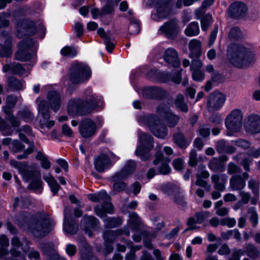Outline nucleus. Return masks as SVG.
<instances>
[{
    "mask_svg": "<svg viewBox=\"0 0 260 260\" xmlns=\"http://www.w3.org/2000/svg\"><path fill=\"white\" fill-rule=\"evenodd\" d=\"M10 163L12 167L18 170L24 181H30L28 185L29 188L38 191L39 193L41 192L42 181L39 170L32 169L28 165L14 159L11 160Z\"/></svg>",
    "mask_w": 260,
    "mask_h": 260,
    "instance_id": "obj_3",
    "label": "nucleus"
},
{
    "mask_svg": "<svg viewBox=\"0 0 260 260\" xmlns=\"http://www.w3.org/2000/svg\"><path fill=\"white\" fill-rule=\"evenodd\" d=\"M17 116L19 119L25 122H30L34 119V114L27 108H24L19 110L17 113Z\"/></svg>",
    "mask_w": 260,
    "mask_h": 260,
    "instance_id": "obj_38",
    "label": "nucleus"
},
{
    "mask_svg": "<svg viewBox=\"0 0 260 260\" xmlns=\"http://www.w3.org/2000/svg\"><path fill=\"white\" fill-rule=\"evenodd\" d=\"M210 216V212L208 211H202L197 212L194 217L188 218L187 221L188 228L185 230V232L189 230L198 229L199 226L197 223H202Z\"/></svg>",
    "mask_w": 260,
    "mask_h": 260,
    "instance_id": "obj_24",
    "label": "nucleus"
},
{
    "mask_svg": "<svg viewBox=\"0 0 260 260\" xmlns=\"http://www.w3.org/2000/svg\"><path fill=\"white\" fill-rule=\"evenodd\" d=\"M31 201L28 197H20V198L16 197L14 199L13 207L16 209L17 207L20 206L22 208H27L30 204Z\"/></svg>",
    "mask_w": 260,
    "mask_h": 260,
    "instance_id": "obj_46",
    "label": "nucleus"
},
{
    "mask_svg": "<svg viewBox=\"0 0 260 260\" xmlns=\"http://www.w3.org/2000/svg\"><path fill=\"white\" fill-rule=\"evenodd\" d=\"M10 16V13L9 12L0 13V27H5L9 26L10 22L6 18L9 17Z\"/></svg>",
    "mask_w": 260,
    "mask_h": 260,
    "instance_id": "obj_61",
    "label": "nucleus"
},
{
    "mask_svg": "<svg viewBox=\"0 0 260 260\" xmlns=\"http://www.w3.org/2000/svg\"><path fill=\"white\" fill-rule=\"evenodd\" d=\"M173 140L174 143L181 149L187 148L191 142L190 140L187 139L183 134L180 132L173 135Z\"/></svg>",
    "mask_w": 260,
    "mask_h": 260,
    "instance_id": "obj_36",
    "label": "nucleus"
},
{
    "mask_svg": "<svg viewBox=\"0 0 260 260\" xmlns=\"http://www.w3.org/2000/svg\"><path fill=\"white\" fill-rule=\"evenodd\" d=\"M11 244L10 253L13 257H8L4 260H26L25 255L21 253L19 248H21L23 253H26L29 249V242L26 238L21 241L18 237L14 236L11 239Z\"/></svg>",
    "mask_w": 260,
    "mask_h": 260,
    "instance_id": "obj_9",
    "label": "nucleus"
},
{
    "mask_svg": "<svg viewBox=\"0 0 260 260\" xmlns=\"http://www.w3.org/2000/svg\"><path fill=\"white\" fill-rule=\"evenodd\" d=\"M86 109L89 110L87 105L80 99H72L69 102L68 111L69 114L72 116L83 114Z\"/></svg>",
    "mask_w": 260,
    "mask_h": 260,
    "instance_id": "obj_25",
    "label": "nucleus"
},
{
    "mask_svg": "<svg viewBox=\"0 0 260 260\" xmlns=\"http://www.w3.org/2000/svg\"><path fill=\"white\" fill-rule=\"evenodd\" d=\"M129 219L127 224L131 226L132 230H138L142 224V221L138 214L135 212H131L128 214Z\"/></svg>",
    "mask_w": 260,
    "mask_h": 260,
    "instance_id": "obj_35",
    "label": "nucleus"
},
{
    "mask_svg": "<svg viewBox=\"0 0 260 260\" xmlns=\"http://www.w3.org/2000/svg\"><path fill=\"white\" fill-rule=\"evenodd\" d=\"M39 247L43 254L48 257V260H66L58 253L52 242H41Z\"/></svg>",
    "mask_w": 260,
    "mask_h": 260,
    "instance_id": "obj_21",
    "label": "nucleus"
},
{
    "mask_svg": "<svg viewBox=\"0 0 260 260\" xmlns=\"http://www.w3.org/2000/svg\"><path fill=\"white\" fill-rule=\"evenodd\" d=\"M91 74L90 68L82 63L75 62L70 69V79L74 84L81 83L87 80Z\"/></svg>",
    "mask_w": 260,
    "mask_h": 260,
    "instance_id": "obj_8",
    "label": "nucleus"
},
{
    "mask_svg": "<svg viewBox=\"0 0 260 260\" xmlns=\"http://www.w3.org/2000/svg\"><path fill=\"white\" fill-rule=\"evenodd\" d=\"M246 186V183L240 175L233 176L230 180V186L233 191L241 190Z\"/></svg>",
    "mask_w": 260,
    "mask_h": 260,
    "instance_id": "obj_33",
    "label": "nucleus"
},
{
    "mask_svg": "<svg viewBox=\"0 0 260 260\" xmlns=\"http://www.w3.org/2000/svg\"><path fill=\"white\" fill-rule=\"evenodd\" d=\"M163 158L164 156L162 153L157 152L155 159L153 160V163L154 165H156L159 162H161V164L159 169V172L161 174L167 175L171 172V169L168 164L162 162Z\"/></svg>",
    "mask_w": 260,
    "mask_h": 260,
    "instance_id": "obj_37",
    "label": "nucleus"
},
{
    "mask_svg": "<svg viewBox=\"0 0 260 260\" xmlns=\"http://www.w3.org/2000/svg\"><path fill=\"white\" fill-rule=\"evenodd\" d=\"M36 157L37 159L41 161V165L43 168L47 170L50 168L51 163L50 161L41 152H38Z\"/></svg>",
    "mask_w": 260,
    "mask_h": 260,
    "instance_id": "obj_50",
    "label": "nucleus"
},
{
    "mask_svg": "<svg viewBox=\"0 0 260 260\" xmlns=\"http://www.w3.org/2000/svg\"><path fill=\"white\" fill-rule=\"evenodd\" d=\"M156 8V13L159 18H167L171 12L169 0H157Z\"/></svg>",
    "mask_w": 260,
    "mask_h": 260,
    "instance_id": "obj_30",
    "label": "nucleus"
},
{
    "mask_svg": "<svg viewBox=\"0 0 260 260\" xmlns=\"http://www.w3.org/2000/svg\"><path fill=\"white\" fill-rule=\"evenodd\" d=\"M122 234L121 230L115 231L107 230L105 231L103 234L104 240V252L106 254L111 253L114 249L113 244L115 239L120 235Z\"/></svg>",
    "mask_w": 260,
    "mask_h": 260,
    "instance_id": "obj_16",
    "label": "nucleus"
},
{
    "mask_svg": "<svg viewBox=\"0 0 260 260\" xmlns=\"http://www.w3.org/2000/svg\"><path fill=\"white\" fill-rule=\"evenodd\" d=\"M209 168L210 170L214 171H222L223 164L219 159L214 157L210 161Z\"/></svg>",
    "mask_w": 260,
    "mask_h": 260,
    "instance_id": "obj_53",
    "label": "nucleus"
},
{
    "mask_svg": "<svg viewBox=\"0 0 260 260\" xmlns=\"http://www.w3.org/2000/svg\"><path fill=\"white\" fill-rule=\"evenodd\" d=\"M34 44V40L30 38L20 41L19 43V50L15 54L16 59L25 61L35 58L36 52L31 49Z\"/></svg>",
    "mask_w": 260,
    "mask_h": 260,
    "instance_id": "obj_12",
    "label": "nucleus"
},
{
    "mask_svg": "<svg viewBox=\"0 0 260 260\" xmlns=\"http://www.w3.org/2000/svg\"><path fill=\"white\" fill-rule=\"evenodd\" d=\"M174 104L176 108L183 112L188 111L187 104L184 101V97L181 94H178L174 101Z\"/></svg>",
    "mask_w": 260,
    "mask_h": 260,
    "instance_id": "obj_44",
    "label": "nucleus"
},
{
    "mask_svg": "<svg viewBox=\"0 0 260 260\" xmlns=\"http://www.w3.org/2000/svg\"><path fill=\"white\" fill-rule=\"evenodd\" d=\"M84 96V103L87 105L89 110L103 108L104 103L102 98L100 96L93 94L91 89L88 88L85 91Z\"/></svg>",
    "mask_w": 260,
    "mask_h": 260,
    "instance_id": "obj_15",
    "label": "nucleus"
},
{
    "mask_svg": "<svg viewBox=\"0 0 260 260\" xmlns=\"http://www.w3.org/2000/svg\"><path fill=\"white\" fill-rule=\"evenodd\" d=\"M128 29L132 34H138L140 30V27L138 21L135 18L131 19Z\"/></svg>",
    "mask_w": 260,
    "mask_h": 260,
    "instance_id": "obj_56",
    "label": "nucleus"
},
{
    "mask_svg": "<svg viewBox=\"0 0 260 260\" xmlns=\"http://www.w3.org/2000/svg\"><path fill=\"white\" fill-rule=\"evenodd\" d=\"M259 183L258 181H256L253 178H250L248 182V187L252 190L254 196L259 194Z\"/></svg>",
    "mask_w": 260,
    "mask_h": 260,
    "instance_id": "obj_55",
    "label": "nucleus"
},
{
    "mask_svg": "<svg viewBox=\"0 0 260 260\" xmlns=\"http://www.w3.org/2000/svg\"><path fill=\"white\" fill-rule=\"evenodd\" d=\"M156 113L164 117L170 127H175L179 121V117L173 114L165 105H160L156 108Z\"/></svg>",
    "mask_w": 260,
    "mask_h": 260,
    "instance_id": "obj_17",
    "label": "nucleus"
},
{
    "mask_svg": "<svg viewBox=\"0 0 260 260\" xmlns=\"http://www.w3.org/2000/svg\"><path fill=\"white\" fill-rule=\"evenodd\" d=\"M106 216L102 218L105 222V226L108 228H115L120 226L122 222L123 219L122 218L118 217H108L105 218Z\"/></svg>",
    "mask_w": 260,
    "mask_h": 260,
    "instance_id": "obj_40",
    "label": "nucleus"
},
{
    "mask_svg": "<svg viewBox=\"0 0 260 260\" xmlns=\"http://www.w3.org/2000/svg\"><path fill=\"white\" fill-rule=\"evenodd\" d=\"M243 115V112L239 109H235L228 114L224 124L229 133L240 131L242 125Z\"/></svg>",
    "mask_w": 260,
    "mask_h": 260,
    "instance_id": "obj_11",
    "label": "nucleus"
},
{
    "mask_svg": "<svg viewBox=\"0 0 260 260\" xmlns=\"http://www.w3.org/2000/svg\"><path fill=\"white\" fill-rule=\"evenodd\" d=\"M228 177L225 174H215L211 177L212 181L214 184V187L219 191H223L225 184L228 180Z\"/></svg>",
    "mask_w": 260,
    "mask_h": 260,
    "instance_id": "obj_32",
    "label": "nucleus"
},
{
    "mask_svg": "<svg viewBox=\"0 0 260 260\" xmlns=\"http://www.w3.org/2000/svg\"><path fill=\"white\" fill-rule=\"evenodd\" d=\"M200 33V27L198 22L196 21L190 23L184 30V34L188 37H193Z\"/></svg>",
    "mask_w": 260,
    "mask_h": 260,
    "instance_id": "obj_41",
    "label": "nucleus"
},
{
    "mask_svg": "<svg viewBox=\"0 0 260 260\" xmlns=\"http://www.w3.org/2000/svg\"><path fill=\"white\" fill-rule=\"evenodd\" d=\"M161 80L164 82L172 81L176 84H179L181 80V73L180 72H178L174 77H172L169 73H162Z\"/></svg>",
    "mask_w": 260,
    "mask_h": 260,
    "instance_id": "obj_48",
    "label": "nucleus"
},
{
    "mask_svg": "<svg viewBox=\"0 0 260 260\" xmlns=\"http://www.w3.org/2000/svg\"><path fill=\"white\" fill-rule=\"evenodd\" d=\"M159 31L167 38L174 39L179 31L178 21L176 19H173L165 22L159 27Z\"/></svg>",
    "mask_w": 260,
    "mask_h": 260,
    "instance_id": "obj_18",
    "label": "nucleus"
},
{
    "mask_svg": "<svg viewBox=\"0 0 260 260\" xmlns=\"http://www.w3.org/2000/svg\"><path fill=\"white\" fill-rule=\"evenodd\" d=\"M136 168V163L134 160H129L125 164L123 169L119 173H122L126 177L133 173Z\"/></svg>",
    "mask_w": 260,
    "mask_h": 260,
    "instance_id": "obj_45",
    "label": "nucleus"
},
{
    "mask_svg": "<svg viewBox=\"0 0 260 260\" xmlns=\"http://www.w3.org/2000/svg\"><path fill=\"white\" fill-rule=\"evenodd\" d=\"M11 45L9 42L5 45L0 44L1 57H8L11 55Z\"/></svg>",
    "mask_w": 260,
    "mask_h": 260,
    "instance_id": "obj_60",
    "label": "nucleus"
},
{
    "mask_svg": "<svg viewBox=\"0 0 260 260\" xmlns=\"http://www.w3.org/2000/svg\"><path fill=\"white\" fill-rule=\"evenodd\" d=\"M141 124L146 125L151 132L156 137L165 139L168 135V129L161 122L158 116L154 114H147L138 118Z\"/></svg>",
    "mask_w": 260,
    "mask_h": 260,
    "instance_id": "obj_5",
    "label": "nucleus"
},
{
    "mask_svg": "<svg viewBox=\"0 0 260 260\" xmlns=\"http://www.w3.org/2000/svg\"><path fill=\"white\" fill-rule=\"evenodd\" d=\"M100 226V222L95 217L92 216H84L81 221V228L89 237L93 236L90 229L96 230Z\"/></svg>",
    "mask_w": 260,
    "mask_h": 260,
    "instance_id": "obj_20",
    "label": "nucleus"
},
{
    "mask_svg": "<svg viewBox=\"0 0 260 260\" xmlns=\"http://www.w3.org/2000/svg\"><path fill=\"white\" fill-rule=\"evenodd\" d=\"M250 258L251 259L255 260L259 256V252L258 249L252 244L248 243L244 250V254Z\"/></svg>",
    "mask_w": 260,
    "mask_h": 260,
    "instance_id": "obj_43",
    "label": "nucleus"
},
{
    "mask_svg": "<svg viewBox=\"0 0 260 260\" xmlns=\"http://www.w3.org/2000/svg\"><path fill=\"white\" fill-rule=\"evenodd\" d=\"M247 11V8L245 4L240 2L232 3L229 7V13L233 18H239L243 17Z\"/></svg>",
    "mask_w": 260,
    "mask_h": 260,
    "instance_id": "obj_26",
    "label": "nucleus"
},
{
    "mask_svg": "<svg viewBox=\"0 0 260 260\" xmlns=\"http://www.w3.org/2000/svg\"><path fill=\"white\" fill-rule=\"evenodd\" d=\"M244 254V250L242 249L234 250L229 260H240V256Z\"/></svg>",
    "mask_w": 260,
    "mask_h": 260,
    "instance_id": "obj_64",
    "label": "nucleus"
},
{
    "mask_svg": "<svg viewBox=\"0 0 260 260\" xmlns=\"http://www.w3.org/2000/svg\"><path fill=\"white\" fill-rule=\"evenodd\" d=\"M71 209L66 207L64 210L63 229L69 234L74 235L78 231V223L76 220L71 216Z\"/></svg>",
    "mask_w": 260,
    "mask_h": 260,
    "instance_id": "obj_14",
    "label": "nucleus"
},
{
    "mask_svg": "<svg viewBox=\"0 0 260 260\" xmlns=\"http://www.w3.org/2000/svg\"><path fill=\"white\" fill-rule=\"evenodd\" d=\"M96 125L90 119H86L83 120L79 127L80 135L84 138L93 137L96 132Z\"/></svg>",
    "mask_w": 260,
    "mask_h": 260,
    "instance_id": "obj_19",
    "label": "nucleus"
},
{
    "mask_svg": "<svg viewBox=\"0 0 260 260\" xmlns=\"http://www.w3.org/2000/svg\"><path fill=\"white\" fill-rule=\"evenodd\" d=\"M43 178L44 180L47 182L48 185L51 188V191L53 193V194L55 195L57 194L60 188V186L55 178L50 174L44 176Z\"/></svg>",
    "mask_w": 260,
    "mask_h": 260,
    "instance_id": "obj_39",
    "label": "nucleus"
},
{
    "mask_svg": "<svg viewBox=\"0 0 260 260\" xmlns=\"http://www.w3.org/2000/svg\"><path fill=\"white\" fill-rule=\"evenodd\" d=\"M226 96L222 93L214 91L207 98L206 107L208 111L213 112L220 110L224 105Z\"/></svg>",
    "mask_w": 260,
    "mask_h": 260,
    "instance_id": "obj_13",
    "label": "nucleus"
},
{
    "mask_svg": "<svg viewBox=\"0 0 260 260\" xmlns=\"http://www.w3.org/2000/svg\"><path fill=\"white\" fill-rule=\"evenodd\" d=\"M0 258H2L9 254L7 248L9 246V240L5 235L0 236Z\"/></svg>",
    "mask_w": 260,
    "mask_h": 260,
    "instance_id": "obj_42",
    "label": "nucleus"
},
{
    "mask_svg": "<svg viewBox=\"0 0 260 260\" xmlns=\"http://www.w3.org/2000/svg\"><path fill=\"white\" fill-rule=\"evenodd\" d=\"M25 72L24 68L19 63H14L11 66V73L14 74L22 75Z\"/></svg>",
    "mask_w": 260,
    "mask_h": 260,
    "instance_id": "obj_58",
    "label": "nucleus"
},
{
    "mask_svg": "<svg viewBox=\"0 0 260 260\" xmlns=\"http://www.w3.org/2000/svg\"><path fill=\"white\" fill-rule=\"evenodd\" d=\"M34 148L35 145L34 143H30L29 145V147L24 151L23 153L18 155L17 158L18 159L26 158L28 155L34 151Z\"/></svg>",
    "mask_w": 260,
    "mask_h": 260,
    "instance_id": "obj_62",
    "label": "nucleus"
},
{
    "mask_svg": "<svg viewBox=\"0 0 260 260\" xmlns=\"http://www.w3.org/2000/svg\"><path fill=\"white\" fill-rule=\"evenodd\" d=\"M103 16L112 15L114 11V4L112 0H108L106 4L101 9Z\"/></svg>",
    "mask_w": 260,
    "mask_h": 260,
    "instance_id": "obj_49",
    "label": "nucleus"
},
{
    "mask_svg": "<svg viewBox=\"0 0 260 260\" xmlns=\"http://www.w3.org/2000/svg\"><path fill=\"white\" fill-rule=\"evenodd\" d=\"M8 86L14 90H19L23 89V83L14 77H9L7 78Z\"/></svg>",
    "mask_w": 260,
    "mask_h": 260,
    "instance_id": "obj_47",
    "label": "nucleus"
},
{
    "mask_svg": "<svg viewBox=\"0 0 260 260\" xmlns=\"http://www.w3.org/2000/svg\"><path fill=\"white\" fill-rule=\"evenodd\" d=\"M229 37L231 40H237L243 37V33L239 27H234L229 31Z\"/></svg>",
    "mask_w": 260,
    "mask_h": 260,
    "instance_id": "obj_51",
    "label": "nucleus"
},
{
    "mask_svg": "<svg viewBox=\"0 0 260 260\" xmlns=\"http://www.w3.org/2000/svg\"><path fill=\"white\" fill-rule=\"evenodd\" d=\"M212 21V17L211 15L207 14L204 16L201 19V24L202 30L206 31L209 26L211 24Z\"/></svg>",
    "mask_w": 260,
    "mask_h": 260,
    "instance_id": "obj_59",
    "label": "nucleus"
},
{
    "mask_svg": "<svg viewBox=\"0 0 260 260\" xmlns=\"http://www.w3.org/2000/svg\"><path fill=\"white\" fill-rule=\"evenodd\" d=\"M142 95L148 99L161 100L166 96L167 92L156 86H147L142 89Z\"/></svg>",
    "mask_w": 260,
    "mask_h": 260,
    "instance_id": "obj_22",
    "label": "nucleus"
},
{
    "mask_svg": "<svg viewBox=\"0 0 260 260\" xmlns=\"http://www.w3.org/2000/svg\"><path fill=\"white\" fill-rule=\"evenodd\" d=\"M24 148V145L17 140H13L10 146L11 151L13 153L19 152L22 151Z\"/></svg>",
    "mask_w": 260,
    "mask_h": 260,
    "instance_id": "obj_57",
    "label": "nucleus"
},
{
    "mask_svg": "<svg viewBox=\"0 0 260 260\" xmlns=\"http://www.w3.org/2000/svg\"><path fill=\"white\" fill-rule=\"evenodd\" d=\"M244 127L245 130L252 134L260 133V116L257 114H251L245 119Z\"/></svg>",
    "mask_w": 260,
    "mask_h": 260,
    "instance_id": "obj_23",
    "label": "nucleus"
},
{
    "mask_svg": "<svg viewBox=\"0 0 260 260\" xmlns=\"http://www.w3.org/2000/svg\"><path fill=\"white\" fill-rule=\"evenodd\" d=\"M126 178L122 173L119 172L115 174L112 177V180L113 182V187L114 190L117 192H121L125 189L126 184L123 180Z\"/></svg>",
    "mask_w": 260,
    "mask_h": 260,
    "instance_id": "obj_31",
    "label": "nucleus"
},
{
    "mask_svg": "<svg viewBox=\"0 0 260 260\" xmlns=\"http://www.w3.org/2000/svg\"><path fill=\"white\" fill-rule=\"evenodd\" d=\"M138 135L140 144L136 148L135 154L142 160L145 161L151 156L149 151L153 148V138L141 131L138 132Z\"/></svg>",
    "mask_w": 260,
    "mask_h": 260,
    "instance_id": "obj_7",
    "label": "nucleus"
},
{
    "mask_svg": "<svg viewBox=\"0 0 260 260\" xmlns=\"http://www.w3.org/2000/svg\"><path fill=\"white\" fill-rule=\"evenodd\" d=\"M88 199L93 202H103L101 207L97 206L94 208V212L100 218L105 216L106 213L112 214L113 206L109 202L110 197L105 190H102L96 193L89 194Z\"/></svg>",
    "mask_w": 260,
    "mask_h": 260,
    "instance_id": "obj_6",
    "label": "nucleus"
},
{
    "mask_svg": "<svg viewBox=\"0 0 260 260\" xmlns=\"http://www.w3.org/2000/svg\"><path fill=\"white\" fill-rule=\"evenodd\" d=\"M60 53L64 56L73 58L77 55V52L74 47L66 46L61 49Z\"/></svg>",
    "mask_w": 260,
    "mask_h": 260,
    "instance_id": "obj_52",
    "label": "nucleus"
},
{
    "mask_svg": "<svg viewBox=\"0 0 260 260\" xmlns=\"http://www.w3.org/2000/svg\"><path fill=\"white\" fill-rule=\"evenodd\" d=\"M248 213L250 214V221L253 226L255 227L258 224V215L255 208L250 207L248 209Z\"/></svg>",
    "mask_w": 260,
    "mask_h": 260,
    "instance_id": "obj_54",
    "label": "nucleus"
},
{
    "mask_svg": "<svg viewBox=\"0 0 260 260\" xmlns=\"http://www.w3.org/2000/svg\"><path fill=\"white\" fill-rule=\"evenodd\" d=\"M16 36L19 38H22L27 35H34L37 32V29L41 31L44 35L45 34V29L43 25L40 23L36 27L35 23L29 20H21L16 24Z\"/></svg>",
    "mask_w": 260,
    "mask_h": 260,
    "instance_id": "obj_10",
    "label": "nucleus"
},
{
    "mask_svg": "<svg viewBox=\"0 0 260 260\" xmlns=\"http://www.w3.org/2000/svg\"><path fill=\"white\" fill-rule=\"evenodd\" d=\"M94 166L95 169L98 172L102 173L105 170L109 169L112 166V164L107 155L101 154L95 158Z\"/></svg>",
    "mask_w": 260,
    "mask_h": 260,
    "instance_id": "obj_28",
    "label": "nucleus"
},
{
    "mask_svg": "<svg viewBox=\"0 0 260 260\" xmlns=\"http://www.w3.org/2000/svg\"><path fill=\"white\" fill-rule=\"evenodd\" d=\"M36 103H38V118L40 128L42 130L45 128L49 129L55 124L54 121L49 120V108L55 112L58 111L62 104L61 96L59 92L56 90L50 91L47 94V101L38 98L36 99Z\"/></svg>",
    "mask_w": 260,
    "mask_h": 260,
    "instance_id": "obj_2",
    "label": "nucleus"
},
{
    "mask_svg": "<svg viewBox=\"0 0 260 260\" xmlns=\"http://www.w3.org/2000/svg\"><path fill=\"white\" fill-rule=\"evenodd\" d=\"M192 71V77L193 80L196 81H201L204 79L205 75L200 70H193Z\"/></svg>",
    "mask_w": 260,
    "mask_h": 260,
    "instance_id": "obj_63",
    "label": "nucleus"
},
{
    "mask_svg": "<svg viewBox=\"0 0 260 260\" xmlns=\"http://www.w3.org/2000/svg\"><path fill=\"white\" fill-rule=\"evenodd\" d=\"M227 53L230 62L238 68L244 67L252 61V52L242 45H232L229 47Z\"/></svg>",
    "mask_w": 260,
    "mask_h": 260,
    "instance_id": "obj_4",
    "label": "nucleus"
},
{
    "mask_svg": "<svg viewBox=\"0 0 260 260\" xmlns=\"http://www.w3.org/2000/svg\"><path fill=\"white\" fill-rule=\"evenodd\" d=\"M79 246L81 260H99L93 255L91 247L85 239L80 242Z\"/></svg>",
    "mask_w": 260,
    "mask_h": 260,
    "instance_id": "obj_29",
    "label": "nucleus"
},
{
    "mask_svg": "<svg viewBox=\"0 0 260 260\" xmlns=\"http://www.w3.org/2000/svg\"><path fill=\"white\" fill-rule=\"evenodd\" d=\"M189 49L191 58H199L201 55V41L197 39L191 40L189 43Z\"/></svg>",
    "mask_w": 260,
    "mask_h": 260,
    "instance_id": "obj_34",
    "label": "nucleus"
},
{
    "mask_svg": "<svg viewBox=\"0 0 260 260\" xmlns=\"http://www.w3.org/2000/svg\"><path fill=\"white\" fill-rule=\"evenodd\" d=\"M164 58L168 64L174 68H178L180 66L178 53L173 48H169L166 50L164 54Z\"/></svg>",
    "mask_w": 260,
    "mask_h": 260,
    "instance_id": "obj_27",
    "label": "nucleus"
},
{
    "mask_svg": "<svg viewBox=\"0 0 260 260\" xmlns=\"http://www.w3.org/2000/svg\"><path fill=\"white\" fill-rule=\"evenodd\" d=\"M20 228L25 231H29L36 237H44L52 230L53 221L49 214L45 212H39L34 215L28 213H22L17 220Z\"/></svg>",
    "mask_w": 260,
    "mask_h": 260,
    "instance_id": "obj_1",
    "label": "nucleus"
}]
</instances>
